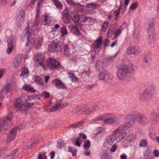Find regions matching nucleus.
<instances>
[{
    "mask_svg": "<svg viewBox=\"0 0 159 159\" xmlns=\"http://www.w3.org/2000/svg\"><path fill=\"white\" fill-rule=\"evenodd\" d=\"M120 116H115L112 113H105L101 116L95 117V121H103L106 124L116 125L119 124L120 121Z\"/></svg>",
    "mask_w": 159,
    "mask_h": 159,
    "instance_id": "nucleus-1",
    "label": "nucleus"
},
{
    "mask_svg": "<svg viewBox=\"0 0 159 159\" xmlns=\"http://www.w3.org/2000/svg\"><path fill=\"white\" fill-rule=\"evenodd\" d=\"M60 65L59 62L53 58H50L47 60L43 66V69L46 70L48 69L52 70L58 68Z\"/></svg>",
    "mask_w": 159,
    "mask_h": 159,
    "instance_id": "nucleus-2",
    "label": "nucleus"
},
{
    "mask_svg": "<svg viewBox=\"0 0 159 159\" xmlns=\"http://www.w3.org/2000/svg\"><path fill=\"white\" fill-rule=\"evenodd\" d=\"M13 116L12 113H9L6 118H3L0 120V129L3 128L5 130L8 129L11 124V119Z\"/></svg>",
    "mask_w": 159,
    "mask_h": 159,
    "instance_id": "nucleus-3",
    "label": "nucleus"
},
{
    "mask_svg": "<svg viewBox=\"0 0 159 159\" xmlns=\"http://www.w3.org/2000/svg\"><path fill=\"white\" fill-rule=\"evenodd\" d=\"M25 12L23 10L18 13L16 18V23L18 28H21L23 25L25 19Z\"/></svg>",
    "mask_w": 159,
    "mask_h": 159,
    "instance_id": "nucleus-4",
    "label": "nucleus"
},
{
    "mask_svg": "<svg viewBox=\"0 0 159 159\" xmlns=\"http://www.w3.org/2000/svg\"><path fill=\"white\" fill-rule=\"evenodd\" d=\"M45 59V57L43 54L39 53L35 56L34 61L37 66L40 65L43 68L44 64L43 63V62Z\"/></svg>",
    "mask_w": 159,
    "mask_h": 159,
    "instance_id": "nucleus-5",
    "label": "nucleus"
},
{
    "mask_svg": "<svg viewBox=\"0 0 159 159\" xmlns=\"http://www.w3.org/2000/svg\"><path fill=\"white\" fill-rule=\"evenodd\" d=\"M7 42L8 48L7 52L8 54L10 53L12 51L16 44V39L14 37L11 36L8 39Z\"/></svg>",
    "mask_w": 159,
    "mask_h": 159,
    "instance_id": "nucleus-6",
    "label": "nucleus"
},
{
    "mask_svg": "<svg viewBox=\"0 0 159 159\" xmlns=\"http://www.w3.org/2000/svg\"><path fill=\"white\" fill-rule=\"evenodd\" d=\"M135 117L134 115L133 114L128 115L125 120L126 125H125L126 127V129L128 128H130L134 125L135 122Z\"/></svg>",
    "mask_w": 159,
    "mask_h": 159,
    "instance_id": "nucleus-7",
    "label": "nucleus"
},
{
    "mask_svg": "<svg viewBox=\"0 0 159 159\" xmlns=\"http://www.w3.org/2000/svg\"><path fill=\"white\" fill-rule=\"evenodd\" d=\"M137 121L140 125L144 126L148 123V120L147 116L142 114H138L136 116Z\"/></svg>",
    "mask_w": 159,
    "mask_h": 159,
    "instance_id": "nucleus-8",
    "label": "nucleus"
},
{
    "mask_svg": "<svg viewBox=\"0 0 159 159\" xmlns=\"http://www.w3.org/2000/svg\"><path fill=\"white\" fill-rule=\"evenodd\" d=\"M117 137L114 134H110L105 139L103 142V146L111 145L116 139Z\"/></svg>",
    "mask_w": 159,
    "mask_h": 159,
    "instance_id": "nucleus-9",
    "label": "nucleus"
},
{
    "mask_svg": "<svg viewBox=\"0 0 159 159\" xmlns=\"http://www.w3.org/2000/svg\"><path fill=\"white\" fill-rule=\"evenodd\" d=\"M14 107L17 111H23L25 106L22 99L20 98H17L14 102Z\"/></svg>",
    "mask_w": 159,
    "mask_h": 159,
    "instance_id": "nucleus-10",
    "label": "nucleus"
},
{
    "mask_svg": "<svg viewBox=\"0 0 159 159\" xmlns=\"http://www.w3.org/2000/svg\"><path fill=\"white\" fill-rule=\"evenodd\" d=\"M18 129L14 127L10 131L8 134L7 137L6 141V143L8 144L11 141L14 139L16 136Z\"/></svg>",
    "mask_w": 159,
    "mask_h": 159,
    "instance_id": "nucleus-11",
    "label": "nucleus"
},
{
    "mask_svg": "<svg viewBox=\"0 0 159 159\" xmlns=\"http://www.w3.org/2000/svg\"><path fill=\"white\" fill-rule=\"evenodd\" d=\"M133 70V68L132 67L128 66L125 64L121 65L119 68L118 70L121 72L125 73L127 74Z\"/></svg>",
    "mask_w": 159,
    "mask_h": 159,
    "instance_id": "nucleus-12",
    "label": "nucleus"
},
{
    "mask_svg": "<svg viewBox=\"0 0 159 159\" xmlns=\"http://www.w3.org/2000/svg\"><path fill=\"white\" fill-rule=\"evenodd\" d=\"M63 19L64 22L66 24L69 23L70 21L68 8H66L63 11Z\"/></svg>",
    "mask_w": 159,
    "mask_h": 159,
    "instance_id": "nucleus-13",
    "label": "nucleus"
},
{
    "mask_svg": "<svg viewBox=\"0 0 159 159\" xmlns=\"http://www.w3.org/2000/svg\"><path fill=\"white\" fill-rule=\"evenodd\" d=\"M52 83L58 89H63L65 88L64 84L61 81L59 80L54 79L52 81Z\"/></svg>",
    "mask_w": 159,
    "mask_h": 159,
    "instance_id": "nucleus-14",
    "label": "nucleus"
},
{
    "mask_svg": "<svg viewBox=\"0 0 159 159\" xmlns=\"http://www.w3.org/2000/svg\"><path fill=\"white\" fill-rule=\"evenodd\" d=\"M126 129V127L125 125H123L119 126L118 128L113 130L111 134L116 136L120 133L122 131Z\"/></svg>",
    "mask_w": 159,
    "mask_h": 159,
    "instance_id": "nucleus-15",
    "label": "nucleus"
},
{
    "mask_svg": "<svg viewBox=\"0 0 159 159\" xmlns=\"http://www.w3.org/2000/svg\"><path fill=\"white\" fill-rule=\"evenodd\" d=\"M21 56L20 55H17L14 62V67L16 69H17L21 64L22 59Z\"/></svg>",
    "mask_w": 159,
    "mask_h": 159,
    "instance_id": "nucleus-16",
    "label": "nucleus"
},
{
    "mask_svg": "<svg viewBox=\"0 0 159 159\" xmlns=\"http://www.w3.org/2000/svg\"><path fill=\"white\" fill-rule=\"evenodd\" d=\"M136 138V135L135 133H130L126 136V140L129 143L134 141Z\"/></svg>",
    "mask_w": 159,
    "mask_h": 159,
    "instance_id": "nucleus-17",
    "label": "nucleus"
},
{
    "mask_svg": "<svg viewBox=\"0 0 159 159\" xmlns=\"http://www.w3.org/2000/svg\"><path fill=\"white\" fill-rule=\"evenodd\" d=\"M102 38L101 36H99L97 39L96 42L93 45L97 49H100L101 46Z\"/></svg>",
    "mask_w": 159,
    "mask_h": 159,
    "instance_id": "nucleus-18",
    "label": "nucleus"
},
{
    "mask_svg": "<svg viewBox=\"0 0 159 159\" xmlns=\"http://www.w3.org/2000/svg\"><path fill=\"white\" fill-rule=\"evenodd\" d=\"M68 28L71 33L76 35H79L80 34L78 28L75 26L71 25H69Z\"/></svg>",
    "mask_w": 159,
    "mask_h": 159,
    "instance_id": "nucleus-19",
    "label": "nucleus"
},
{
    "mask_svg": "<svg viewBox=\"0 0 159 159\" xmlns=\"http://www.w3.org/2000/svg\"><path fill=\"white\" fill-rule=\"evenodd\" d=\"M137 49L134 46H131L129 47L127 50V53L128 55L134 54L136 53Z\"/></svg>",
    "mask_w": 159,
    "mask_h": 159,
    "instance_id": "nucleus-20",
    "label": "nucleus"
},
{
    "mask_svg": "<svg viewBox=\"0 0 159 159\" xmlns=\"http://www.w3.org/2000/svg\"><path fill=\"white\" fill-rule=\"evenodd\" d=\"M18 150L16 149L15 151L8 153L5 159H12L16 156V153L17 152Z\"/></svg>",
    "mask_w": 159,
    "mask_h": 159,
    "instance_id": "nucleus-21",
    "label": "nucleus"
},
{
    "mask_svg": "<svg viewBox=\"0 0 159 159\" xmlns=\"http://www.w3.org/2000/svg\"><path fill=\"white\" fill-rule=\"evenodd\" d=\"M149 96L147 91L145 90L140 95V99L143 101H145L148 99Z\"/></svg>",
    "mask_w": 159,
    "mask_h": 159,
    "instance_id": "nucleus-22",
    "label": "nucleus"
},
{
    "mask_svg": "<svg viewBox=\"0 0 159 159\" xmlns=\"http://www.w3.org/2000/svg\"><path fill=\"white\" fill-rule=\"evenodd\" d=\"M127 74L118 70L117 74V77L120 80L125 79L126 77Z\"/></svg>",
    "mask_w": 159,
    "mask_h": 159,
    "instance_id": "nucleus-23",
    "label": "nucleus"
},
{
    "mask_svg": "<svg viewBox=\"0 0 159 159\" xmlns=\"http://www.w3.org/2000/svg\"><path fill=\"white\" fill-rule=\"evenodd\" d=\"M97 108V107L96 105H94L93 106L89 107L87 108L84 111V113L86 114H89L92 111H96Z\"/></svg>",
    "mask_w": 159,
    "mask_h": 159,
    "instance_id": "nucleus-24",
    "label": "nucleus"
},
{
    "mask_svg": "<svg viewBox=\"0 0 159 159\" xmlns=\"http://www.w3.org/2000/svg\"><path fill=\"white\" fill-rule=\"evenodd\" d=\"M108 75L107 72L106 71L101 72L98 76V79L101 80H105L106 76Z\"/></svg>",
    "mask_w": 159,
    "mask_h": 159,
    "instance_id": "nucleus-25",
    "label": "nucleus"
},
{
    "mask_svg": "<svg viewBox=\"0 0 159 159\" xmlns=\"http://www.w3.org/2000/svg\"><path fill=\"white\" fill-rule=\"evenodd\" d=\"M73 16H72L71 20L75 23L77 22L80 20V17L79 15L75 12L73 13Z\"/></svg>",
    "mask_w": 159,
    "mask_h": 159,
    "instance_id": "nucleus-26",
    "label": "nucleus"
},
{
    "mask_svg": "<svg viewBox=\"0 0 159 159\" xmlns=\"http://www.w3.org/2000/svg\"><path fill=\"white\" fill-rule=\"evenodd\" d=\"M62 108V105L58 104L55 105L53 107H51L50 109V111H53L56 110L59 111Z\"/></svg>",
    "mask_w": 159,
    "mask_h": 159,
    "instance_id": "nucleus-27",
    "label": "nucleus"
},
{
    "mask_svg": "<svg viewBox=\"0 0 159 159\" xmlns=\"http://www.w3.org/2000/svg\"><path fill=\"white\" fill-rule=\"evenodd\" d=\"M50 21L49 18L46 16H44L42 18L41 22L43 25H45Z\"/></svg>",
    "mask_w": 159,
    "mask_h": 159,
    "instance_id": "nucleus-28",
    "label": "nucleus"
},
{
    "mask_svg": "<svg viewBox=\"0 0 159 159\" xmlns=\"http://www.w3.org/2000/svg\"><path fill=\"white\" fill-rule=\"evenodd\" d=\"M34 80L38 84L41 85H43L44 81L43 80L39 77L38 76H34Z\"/></svg>",
    "mask_w": 159,
    "mask_h": 159,
    "instance_id": "nucleus-29",
    "label": "nucleus"
},
{
    "mask_svg": "<svg viewBox=\"0 0 159 159\" xmlns=\"http://www.w3.org/2000/svg\"><path fill=\"white\" fill-rule=\"evenodd\" d=\"M61 43L59 42L54 43V45L55 46L54 49L55 52H60L61 51Z\"/></svg>",
    "mask_w": 159,
    "mask_h": 159,
    "instance_id": "nucleus-30",
    "label": "nucleus"
},
{
    "mask_svg": "<svg viewBox=\"0 0 159 159\" xmlns=\"http://www.w3.org/2000/svg\"><path fill=\"white\" fill-rule=\"evenodd\" d=\"M145 90L147 91L149 95H152L155 92V88L154 87H149Z\"/></svg>",
    "mask_w": 159,
    "mask_h": 159,
    "instance_id": "nucleus-31",
    "label": "nucleus"
},
{
    "mask_svg": "<svg viewBox=\"0 0 159 159\" xmlns=\"http://www.w3.org/2000/svg\"><path fill=\"white\" fill-rule=\"evenodd\" d=\"M54 3L56 7L59 9H62L63 5L61 2L58 0H54Z\"/></svg>",
    "mask_w": 159,
    "mask_h": 159,
    "instance_id": "nucleus-32",
    "label": "nucleus"
},
{
    "mask_svg": "<svg viewBox=\"0 0 159 159\" xmlns=\"http://www.w3.org/2000/svg\"><path fill=\"white\" fill-rule=\"evenodd\" d=\"M157 114L154 112H152L149 116V120L150 122L156 121L157 120Z\"/></svg>",
    "mask_w": 159,
    "mask_h": 159,
    "instance_id": "nucleus-33",
    "label": "nucleus"
},
{
    "mask_svg": "<svg viewBox=\"0 0 159 159\" xmlns=\"http://www.w3.org/2000/svg\"><path fill=\"white\" fill-rule=\"evenodd\" d=\"M27 42L26 46H32L34 44V40L33 38H31L30 37H27Z\"/></svg>",
    "mask_w": 159,
    "mask_h": 159,
    "instance_id": "nucleus-34",
    "label": "nucleus"
},
{
    "mask_svg": "<svg viewBox=\"0 0 159 159\" xmlns=\"http://www.w3.org/2000/svg\"><path fill=\"white\" fill-rule=\"evenodd\" d=\"M104 66V63L100 61H98L97 62L96 67L98 69L103 68Z\"/></svg>",
    "mask_w": 159,
    "mask_h": 159,
    "instance_id": "nucleus-35",
    "label": "nucleus"
},
{
    "mask_svg": "<svg viewBox=\"0 0 159 159\" xmlns=\"http://www.w3.org/2000/svg\"><path fill=\"white\" fill-rule=\"evenodd\" d=\"M24 90L30 92H34L35 90L33 88L30 87L29 86L27 85L23 87Z\"/></svg>",
    "mask_w": 159,
    "mask_h": 159,
    "instance_id": "nucleus-36",
    "label": "nucleus"
},
{
    "mask_svg": "<svg viewBox=\"0 0 159 159\" xmlns=\"http://www.w3.org/2000/svg\"><path fill=\"white\" fill-rule=\"evenodd\" d=\"M64 54L66 56L69 57L70 55V53L69 51V49L68 48V45H65L64 48Z\"/></svg>",
    "mask_w": 159,
    "mask_h": 159,
    "instance_id": "nucleus-37",
    "label": "nucleus"
},
{
    "mask_svg": "<svg viewBox=\"0 0 159 159\" xmlns=\"http://www.w3.org/2000/svg\"><path fill=\"white\" fill-rule=\"evenodd\" d=\"M147 144L148 142L147 140L145 139H143L140 141L139 145L140 147H143L147 146Z\"/></svg>",
    "mask_w": 159,
    "mask_h": 159,
    "instance_id": "nucleus-38",
    "label": "nucleus"
},
{
    "mask_svg": "<svg viewBox=\"0 0 159 159\" xmlns=\"http://www.w3.org/2000/svg\"><path fill=\"white\" fill-rule=\"evenodd\" d=\"M6 94V91L3 89H1L0 90V100L3 99Z\"/></svg>",
    "mask_w": 159,
    "mask_h": 159,
    "instance_id": "nucleus-39",
    "label": "nucleus"
},
{
    "mask_svg": "<svg viewBox=\"0 0 159 159\" xmlns=\"http://www.w3.org/2000/svg\"><path fill=\"white\" fill-rule=\"evenodd\" d=\"M55 46L54 45V43H52L48 46V51L51 52H55Z\"/></svg>",
    "mask_w": 159,
    "mask_h": 159,
    "instance_id": "nucleus-40",
    "label": "nucleus"
},
{
    "mask_svg": "<svg viewBox=\"0 0 159 159\" xmlns=\"http://www.w3.org/2000/svg\"><path fill=\"white\" fill-rule=\"evenodd\" d=\"M153 25V22L149 19H147L145 23L146 26L148 28H150Z\"/></svg>",
    "mask_w": 159,
    "mask_h": 159,
    "instance_id": "nucleus-41",
    "label": "nucleus"
},
{
    "mask_svg": "<svg viewBox=\"0 0 159 159\" xmlns=\"http://www.w3.org/2000/svg\"><path fill=\"white\" fill-rule=\"evenodd\" d=\"M61 35L62 37H64V36L66 34H67V30L66 28L63 26L61 29Z\"/></svg>",
    "mask_w": 159,
    "mask_h": 159,
    "instance_id": "nucleus-42",
    "label": "nucleus"
},
{
    "mask_svg": "<svg viewBox=\"0 0 159 159\" xmlns=\"http://www.w3.org/2000/svg\"><path fill=\"white\" fill-rule=\"evenodd\" d=\"M74 6L75 9L78 11H81L83 10V6L80 4L76 3Z\"/></svg>",
    "mask_w": 159,
    "mask_h": 159,
    "instance_id": "nucleus-43",
    "label": "nucleus"
},
{
    "mask_svg": "<svg viewBox=\"0 0 159 159\" xmlns=\"http://www.w3.org/2000/svg\"><path fill=\"white\" fill-rule=\"evenodd\" d=\"M87 7L91 10H93L95 9L97 7L96 5L95 4L89 3L86 5Z\"/></svg>",
    "mask_w": 159,
    "mask_h": 159,
    "instance_id": "nucleus-44",
    "label": "nucleus"
},
{
    "mask_svg": "<svg viewBox=\"0 0 159 159\" xmlns=\"http://www.w3.org/2000/svg\"><path fill=\"white\" fill-rule=\"evenodd\" d=\"M13 87L14 85L11 84L7 85L5 86L4 90L5 91L9 92L13 89Z\"/></svg>",
    "mask_w": 159,
    "mask_h": 159,
    "instance_id": "nucleus-45",
    "label": "nucleus"
},
{
    "mask_svg": "<svg viewBox=\"0 0 159 159\" xmlns=\"http://www.w3.org/2000/svg\"><path fill=\"white\" fill-rule=\"evenodd\" d=\"M90 141L88 140L84 142V149L89 148L90 146Z\"/></svg>",
    "mask_w": 159,
    "mask_h": 159,
    "instance_id": "nucleus-46",
    "label": "nucleus"
},
{
    "mask_svg": "<svg viewBox=\"0 0 159 159\" xmlns=\"http://www.w3.org/2000/svg\"><path fill=\"white\" fill-rule=\"evenodd\" d=\"M154 37H147V42L149 45H151L153 43Z\"/></svg>",
    "mask_w": 159,
    "mask_h": 159,
    "instance_id": "nucleus-47",
    "label": "nucleus"
},
{
    "mask_svg": "<svg viewBox=\"0 0 159 159\" xmlns=\"http://www.w3.org/2000/svg\"><path fill=\"white\" fill-rule=\"evenodd\" d=\"M29 73V71L28 69L26 67H24L22 71V74L21 75V76L27 75Z\"/></svg>",
    "mask_w": 159,
    "mask_h": 159,
    "instance_id": "nucleus-48",
    "label": "nucleus"
},
{
    "mask_svg": "<svg viewBox=\"0 0 159 159\" xmlns=\"http://www.w3.org/2000/svg\"><path fill=\"white\" fill-rule=\"evenodd\" d=\"M102 159H109L108 154L104 152L101 155Z\"/></svg>",
    "mask_w": 159,
    "mask_h": 159,
    "instance_id": "nucleus-49",
    "label": "nucleus"
},
{
    "mask_svg": "<svg viewBox=\"0 0 159 159\" xmlns=\"http://www.w3.org/2000/svg\"><path fill=\"white\" fill-rule=\"evenodd\" d=\"M117 145L116 144H113L111 148L110 151L111 152H115L117 149Z\"/></svg>",
    "mask_w": 159,
    "mask_h": 159,
    "instance_id": "nucleus-50",
    "label": "nucleus"
},
{
    "mask_svg": "<svg viewBox=\"0 0 159 159\" xmlns=\"http://www.w3.org/2000/svg\"><path fill=\"white\" fill-rule=\"evenodd\" d=\"M151 152V150H150L149 147L146 148V150L145 151L144 153V156L147 157L148 156Z\"/></svg>",
    "mask_w": 159,
    "mask_h": 159,
    "instance_id": "nucleus-51",
    "label": "nucleus"
},
{
    "mask_svg": "<svg viewBox=\"0 0 159 159\" xmlns=\"http://www.w3.org/2000/svg\"><path fill=\"white\" fill-rule=\"evenodd\" d=\"M138 6L137 3L136 2H135L132 4L129 7V9L131 10H133L136 8Z\"/></svg>",
    "mask_w": 159,
    "mask_h": 159,
    "instance_id": "nucleus-52",
    "label": "nucleus"
},
{
    "mask_svg": "<svg viewBox=\"0 0 159 159\" xmlns=\"http://www.w3.org/2000/svg\"><path fill=\"white\" fill-rule=\"evenodd\" d=\"M88 18L85 16H82L80 18V22H82L85 23V22L87 21Z\"/></svg>",
    "mask_w": 159,
    "mask_h": 159,
    "instance_id": "nucleus-53",
    "label": "nucleus"
},
{
    "mask_svg": "<svg viewBox=\"0 0 159 159\" xmlns=\"http://www.w3.org/2000/svg\"><path fill=\"white\" fill-rule=\"evenodd\" d=\"M69 77L72 79V82H75L77 81V78L75 77L73 74L70 73L69 74Z\"/></svg>",
    "mask_w": 159,
    "mask_h": 159,
    "instance_id": "nucleus-54",
    "label": "nucleus"
},
{
    "mask_svg": "<svg viewBox=\"0 0 159 159\" xmlns=\"http://www.w3.org/2000/svg\"><path fill=\"white\" fill-rule=\"evenodd\" d=\"M67 3L69 5L74 6L76 3L74 2V0H66Z\"/></svg>",
    "mask_w": 159,
    "mask_h": 159,
    "instance_id": "nucleus-55",
    "label": "nucleus"
},
{
    "mask_svg": "<svg viewBox=\"0 0 159 159\" xmlns=\"http://www.w3.org/2000/svg\"><path fill=\"white\" fill-rule=\"evenodd\" d=\"M42 95L44 98H48L50 96V94L49 93L44 91L42 94Z\"/></svg>",
    "mask_w": 159,
    "mask_h": 159,
    "instance_id": "nucleus-56",
    "label": "nucleus"
},
{
    "mask_svg": "<svg viewBox=\"0 0 159 159\" xmlns=\"http://www.w3.org/2000/svg\"><path fill=\"white\" fill-rule=\"evenodd\" d=\"M108 24V23L107 22H106L104 23L102 27V30H105L106 29L107 27Z\"/></svg>",
    "mask_w": 159,
    "mask_h": 159,
    "instance_id": "nucleus-57",
    "label": "nucleus"
},
{
    "mask_svg": "<svg viewBox=\"0 0 159 159\" xmlns=\"http://www.w3.org/2000/svg\"><path fill=\"white\" fill-rule=\"evenodd\" d=\"M7 150V148H4L0 150V156L4 154Z\"/></svg>",
    "mask_w": 159,
    "mask_h": 159,
    "instance_id": "nucleus-58",
    "label": "nucleus"
},
{
    "mask_svg": "<svg viewBox=\"0 0 159 159\" xmlns=\"http://www.w3.org/2000/svg\"><path fill=\"white\" fill-rule=\"evenodd\" d=\"M83 153L86 156H89L91 154V151L89 150H86L84 151Z\"/></svg>",
    "mask_w": 159,
    "mask_h": 159,
    "instance_id": "nucleus-59",
    "label": "nucleus"
},
{
    "mask_svg": "<svg viewBox=\"0 0 159 159\" xmlns=\"http://www.w3.org/2000/svg\"><path fill=\"white\" fill-rule=\"evenodd\" d=\"M26 145L28 148H32L34 145V144L32 142H30L27 143Z\"/></svg>",
    "mask_w": 159,
    "mask_h": 159,
    "instance_id": "nucleus-60",
    "label": "nucleus"
},
{
    "mask_svg": "<svg viewBox=\"0 0 159 159\" xmlns=\"http://www.w3.org/2000/svg\"><path fill=\"white\" fill-rule=\"evenodd\" d=\"M34 105V103H29L27 102L25 103V107H31L33 106Z\"/></svg>",
    "mask_w": 159,
    "mask_h": 159,
    "instance_id": "nucleus-61",
    "label": "nucleus"
},
{
    "mask_svg": "<svg viewBox=\"0 0 159 159\" xmlns=\"http://www.w3.org/2000/svg\"><path fill=\"white\" fill-rule=\"evenodd\" d=\"M1 6L3 7L6 4L7 2L6 0H0Z\"/></svg>",
    "mask_w": 159,
    "mask_h": 159,
    "instance_id": "nucleus-62",
    "label": "nucleus"
},
{
    "mask_svg": "<svg viewBox=\"0 0 159 159\" xmlns=\"http://www.w3.org/2000/svg\"><path fill=\"white\" fill-rule=\"evenodd\" d=\"M139 34V30H135L134 31V37L137 38Z\"/></svg>",
    "mask_w": 159,
    "mask_h": 159,
    "instance_id": "nucleus-63",
    "label": "nucleus"
},
{
    "mask_svg": "<svg viewBox=\"0 0 159 159\" xmlns=\"http://www.w3.org/2000/svg\"><path fill=\"white\" fill-rule=\"evenodd\" d=\"M153 153L155 157H157L159 156V151L157 150H155L153 151Z\"/></svg>",
    "mask_w": 159,
    "mask_h": 159,
    "instance_id": "nucleus-64",
    "label": "nucleus"
}]
</instances>
